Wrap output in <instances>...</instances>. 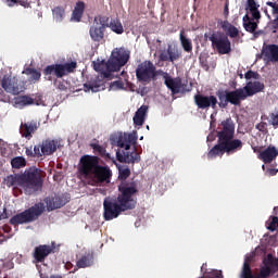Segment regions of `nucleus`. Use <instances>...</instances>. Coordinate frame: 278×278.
<instances>
[{
  "instance_id": "864d4df0",
  "label": "nucleus",
  "mask_w": 278,
  "mask_h": 278,
  "mask_svg": "<svg viewBox=\"0 0 278 278\" xmlns=\"http://www.w3.org/2000/svg\"><path fill=\"white\" fill-rule=\"evenodd\" d=\"M74 267V264L72 262H65V268L67 270H71Z\"/></svg>"
},
{
  "instance_id": "58836bf2",
  "label": "nucleus",
  "mask_w": 278,
  "mask_h": 278,
  "mask_svg": "<svg viewBox=\"0 0 278 278\" xmlns=\"http://www.w3.org/2000/svg\"><path fill=\"white\" fill-rule=\"evenodd\" d=\"M4 3L9 7L12 8L15 4H20L21 7L28 9L30 8V2L28 0H4Z\"/></svg>"
},
{
  "instance_id": "1a4fd4ad",
  "label": "nucleus",
  "mask_w": 278,
  "mask_h": 278,
  "mask_svg": "<svg viewBox=\"0 0 278 278\" xmlns=\"http://www.w3.org/2000/svg\"><path fill=\"white\" fill-rule=\"evenodd\" d=\"M216 96L219 99L218 105L220 109H227L228 104L235 106H240L241 101L247 100L244 89H235V91H229V89H218Z\"/></svg>"
},
{
  "instance_id": "412c9836",
  "label": "nucleus",
  "mask_w": 278,
  "mask_h": 278,
  "mask_svg": "<svg viewBox=\"0 0 278 278\" xmlns=\"http://www.w3.org/2000/svg\"><path fill=\"white\" fill-rule=\"evenodd\" d=\"M39 124L34 119L31 122H25L20 126V134L22 137L30 140L33 135L38 130Z\"/></svg>"
},
{
  "instance_id": "a878e982",
  "label": "nucleus",
  "mask_w": 278,
  "mask_h": 278,
  "mask_svg": "<svg viewBox=\"0 0 278 278\" xmlns=\"http://www.w3.org/2000/svg\"><path fill=\"white\" fill-rule=\"evenodd\" d=\"M264 88V83H260V80H254V83L250 81L245 85V87H242V90H244V94L248 99L249 97H253L254 94L262 92Z\"/></svg>"
},
{
  "instance_id": "79ce46f5",
  "label": "nucleus",
  "mask_w": 278,
  "mask_h": 278,
  "mask_svg": "<svg viewBox=\"0 0 278 278\" xmlns=\"http://www.w3.org/2000/svg\"><path fill=\"white\" fill-rule=\"evenodd\" d=\"M91 148H93V151L98 152V155L102 157H110V153L106 152V149L98 143H91Z\"/></svg>"
},
{
  "instance_id": "e433bc0d",
  "label": "nucleus",
  "mask_w": 278,
  "mask_h": 278,
  "mask_svg": "<svg viewBox=\"0 0 278 278\" xmlns=\"http://www.w3.org/2000/svg\"><path fill=\"white\" fill-rule=\"evenodd\" d=\"M109 28H111V30L117 35L124 34L123 24L121 23V21L118 18L111 20Z\"/></svg>"
},
{
  "instance_id": "f8f14e48",
  "label": "nucleus",
  "mask_w": 278,
  "mask_h": 278,
  "mask_svg": "<svg viewBox=\"0 0 278 278\" xmlns=\"http://www.w3.org/2000/svg\"><path fill=\"white\" fill-rule=\"evenodd\" d=\"M157 76H162L164 78L166 87L172 91L173 94H178L181 91V89L185 87L181 78L179 77L172 78V76H169L167 72H164V70H156L154 65L152 80L153 81L156 80Z\"/></svg>"
},
{
  "instance_id": "a18cd8bd",
  "label": "nucleus",
  "mask_w": 278,
  "mask_h": 278,
  "mask_svg": "<svg viewBox=\"0 0 278 278\" xmlns=\"http://www.w3.org/2000/svg\"><path fill=\"white\" fill-rule=\"evenodd\" d=\"M124 88V83L123 80H114L111 83V89L113 90H121Z\"/></svg>"
},
{
  "instance_id": "9b49d317",
  "label": "nucleus",
  "mask_w": 278,
  "mask_h": 278,
  "mask_svg": "<svg viewBox=\"0 0 278 278\" xmlns=\"http://www.w3.org/2000/svg\"><path fill=\"white\" fill-rule=\"evenodd\" d=\"M129 58V50H125V48H115V50L111 52V59H109V71L119 72L121 68L127 64Z\"/></svg>"
},
{
  "instance_id": "3c124183",
  "label": "nucleus",
  "mask_w": 278,
  "mask_h": 278,
  "mask_svg": "<svg viewBox=\"0 0 278 278\" xmlns=\"http://www.w3.org/2000/svg\"><path fill=\"white\" fill-rule=\"evenodd\" d=\"M266 126H267L266 122H261L260 124L256 125V129H258L262 132H265Z\"/></svg>"
},
{
  "instance_id": "a19ab883",
  "label": "nucleus",
  "mask_w": 278,
  "mask_h": 278,
  "mask_svg": "<svg viewBox=\"0 0 278 278\" xmlns=\"http://www.w3.org/2000/svg\"><path fill=\"white\" fill-rule=\"evenodd\" d=\"M93 23L100 24V27H103V29H106L110 27V17L104 15H99L93 18Z\"/></svg>"
},
{
  "instance_id": "4d7b16f0",
  "label": "nucleus",
  "mask_w": 278,
  "mask_h": 278,
  "mask_svg": "<svg viewBox=\"0 0 278 278\" xmlns=\"http://www.w3.org/2000/svg\"><path fill=\"white\" fill-rule=\"evenodd\" d=\"M215 278H224L222 271H216Z\"/></svg>"
},
{
  "instance_id": "6ab92c4d",
  "label": "nucleus",
  "mask_w": 278,
  "mask_h": 278,
  "mask_svg": "<svg viewBox=\"0 0 278 278\" xmlns=\"http://www.w3.org/2000/svg\"><path fill=\"white\" fill-rule=\"evenodd\" d=\"M37 147H39L41 156H50L56 152L59 148V140L48 138L38 143Z\"/></svg>"
},
{
  "instance_id": "bb28decb",
  "label": "nucleus",
  "mask_w": 278,
  "mask_h": 278,
  "mask_svg": "<svg viewBox=\"0 0 278 278\" xmlns=\"http://www.w3.org/2000/svg\"><path fill=\"white\" fill-rule=\"evenodd\" d=\"M105 28L101 27L100 24L94 23L89 28V37L93 42H101L104 39Z\"/></svg>"
},
{
  "instance_id": "f257e3e1",
  "label": "nucleus",
  "mask_w": 278,
  "mask_h": 278,
  "mask_svg": "<svg viewBox=\"0 0 278 278\" xmlns=\"http://www.w3.org/2000/svg\"><path fill=\"white\" fill-rule=\"evenodd\" d=\"M119 174V186H117V197L105 198L104 206V220L111 222L118 218L122 213L132 211L138 204L139 182L135 178H129L131 170L128 166L117 167Z\"/></svg>"
},
{
  "instance_id": "49530a36",
  "label": "nucleus",
  "mask_w": 278,
  "mask_h": 278,
  "mask_svg": "<svg viewBox=\"0 0 278 278\" xmlns=\"http://www.w3.org/2000/svg\"><path fill=\"white\" fill-rule=\"evenodd\" d=\"M260 78V74H257V72H252V70H249V72H247L245 74V79H258Z\"/></svg>"
},
{
  "instance_id": "c85d7f7f",
  "label": "nucleus",
  "mask_w": 278,
  "mask_h": 278,
  "mask_svg": "<svg viewBox=\"0 0 278 278\" xmlns=\"http://www.w3.org/2000/svg\"><path fill=\"white\" fill-rule=\"evenodd\" d=\"M148 110H149V106H146L144 104L140 106V109H138L134 117V124L136 126H139V127L143 126Z\"/></svg>"
},
{
  "instance_id": "7ed1b4c3",
  "label": "nucleus",
  "mask_w": 278,
  "mask_h": 278,
  "mask_svg": "<svg viewBox=\"0 0 278 278\" xmlns=\"http://www.w3.org/2000/svg\"><path fill=\"white\" fill-rule=\"evenodd\" d=\"M8 188H22L26 195H33L42 190L41 169L36 166L25 168L23 173L8 175L4 178Z\"/></svg>"
},
{
  "instance_id": "f03ea898",
  "label": "nucleus",
  "mask_w": 278,
  "mask_h": 278,
  "mask_svg": "<svg viewBox=\"0 0 278 278\" xmlns=\"http://www.w3.org/2000/svg\"><path fill=\"white\" fill-rule=\"evenodd\" d=\"M78 173L87 180V185L93 187L110 184L112 179V169L109 165H101L100 157L97 155L80 156Z\"/></svg>"
},
{
  "instance_id": "bf43d9fd",
  "label": "nucleus",
  "mask_w": 278,
  "mask_h": 278,
  "mask_svg": "<svg viewBox=\"0 0 278 278\" xmlns=\"http://www.w3.org/2000/svg\"><path fill=\"white\" fill-rule=\"evenodd\" d=\"M5 218H8V216H7V215H3V214L0 212V220L5 219Z\"/></svg>"
},
{
  "instance_id": "5fc2aeb1",
  "label": "nucleus",
  "mask_w": 278,
  "mask_h": 278,
  "mask_svg": "<svg viewBox=\"0 0 278 278\" xmlns=\"http://www.w3.org/2000/svg\"><path fill=\"white\" fill-rule=\"evenodd\" d=\"M224 15L227 17L229 15V4H225Z\"/></svg>"
},
{
  "instance_id": "5701e85b",
  "label": "nucleus",
  "mask_w": 278,
  "mask_h": 278,
  "mask_svg": "<svg viewBox=\"0 0 278 278\" xmlns=\"http://www.w3.org/2000/svg\"><path fill=\"white\" fill-rule=\"evenodd\" d=\"M278 156V149L275 146H268L265 150L260 151L258 159L265 164H270Z\"/></svg>"
},
{
  "instance_id": "8fccbe9b",
  "label": "nucleus",
  "mask_w": 278,
  "mask_h": 278,
  "mask_svg": "<svg viewBox=\"0 0 278 278\" xmlns=\"http://www.w3.org/2000/svg\"><path fill=\"white\" fill-rule=\"evenodd\" d=\"M74 11L80 12L84 14L85 11V3L84 2H78L76 3V8H74Z\"/></svg>"
},
{
  "instance_id": "9d476101",
  "label": "nucleus",
  "mask_w": 278,
  "mask_h": 278,
  "mask_svg": "<svg viewBox=\"0 0 278 278\" xmlns=\"http://www.w3.org/2000/svg\"><path fill=\"white\" fill-rule=\"evenodd\" d=\"M204 38L212 42V48L214 50H217L219 54L225 55L231 52V42L224 33H206L204 35Z\"/></svg>"
},
{
  "instance_id": "13d9d810",
  "label": "nucleus",
  "mask_w": 278,
  "mask_h": 278,
  "mask_svg": "<svg viewBox=\"0 0 278 278\" xmlns=\"http://www.w3.org/2000/svg\"><path fill=\"white\" fill-rule=\"evenodd\" d=\"M4 241V235L0 232V244Z\"/></svg>"
},
{
  "instance_id": "39448f33",
  "label": "nucleus",
  "mask_w": 278,
  "mask_h": 278,
  "mask_svg": "<svg viewBox=\"0 0 278 278\" xmlns=\"http://www.w3.org/2000/svg\"><path fill=\"white\" fill-rule=\"evenodd\" d=\"M263 263L264 266L260 269V274L254 275L249 261H245L242 267L241 278H269L278 273V257L268 254Z\"/></svg>"
},
{
  "instance_id": "473e14b6",
  "label": "nucleus",
  "mask_w": 278,
  "mask_h": 278,
  "mask_svg": "<svg viewBox=\"0 0 278 278\" xmlns=\"http://www.w3.org/2000/svg\"><path fill=\"white\" fill-rule=\"evenodd\" d=\"M66 15L65 8L64 7H56L52 9V17L56 23H61L64 21Z\"/></svg>"
},
{
  "instance_id": "c9c22d12",
  "label": "nucleus",
  "mask_w": 278,
  "mask_h": 278,
  "mask_svg": "<svg viewBox=\"0 0 278 278\" xmlns=\"http://www.w3.org/2000/svg\"><path fill=\"white\" fill-rule=\"evenodd\" d=\"M180 42H181V46L184 48V50L187 52V53H191L192 50H193V46H192V42L190 39H188L186 36H185V30H181L180 31Z\"/></svg>"
},
{
  "instance_id": "c03bdc74",
  "label": "nucleus",
  "mask_w": 278,
  "mask_h": 278,
  "mask_svg": "<svg viewBox=\"0 0 278 278\" xmlns=\"http://www.w3.org/2000/svg\"><path fill=\"white\" fill-rule=\"evenodd\" d=\"M278 228V217L271 216V220L269 222L267 229L270 231H275Z\"/></svg>"
},
{
  "instance_id": "09e8293b",
  "label": "nucleus",
  "mask_w": 278,
  "mask_h": 278,
  "mask_svg": "<svg viewBox=\"0 0 278 278\" xmlns=\"http://www.w3.org/2000/svg\"><path fill=\"white\" fill-rule=\"evenodd\" d=\"M83 15H84V13L74 10V12L72 13V18H74V21H76V22H80Z\"/></svg>"
},
{
  "instance_id": "ddd939ff",
  "label": "nucleus",
  "mask_w": 278,
  "mask_h": 278,
  "mask_svg": "<svg viewBox=\"0 0 278 278\" xmlns=\"http://www.w3.org/2000/svg\"><path fill=\"white\" fill-rule=\"evenodd\" d=\"M153 72L154 64L152 61H143V63H140L136 70L137 79L140 83L149 84L153 81Z\"/></svg>"
},
{
  "instance_id": "423d86ee",
  "label": "nucleus",
  "mask_w": 278,
  "mask_h": 278,
  "mask_svg": "<svg viewBox=\"0 0 278 278\" xmlns=\"http://www.w3.org/2000/svg\"><path fill=\"white\" fill-rule=\"evenodd\" d=\"M76 68V61H71L70 63H54L52 65H46L42 70V74L46 76V80L54 81V86H56L58 79L74 73Z\"/></svg>"
},
{
  "instance_id": "4be33fe9",
  "label": "nucleus",
  "mask_w": 278,
  "mask_h": 278,
  "mask_svg": "<svg viewBox=\"0 0 278 278\" xmlns=\"http://www.w3.org/2000/svg\"><path fill=\"white\" fill-rule=\"evenodd\" d=\"M94 264V255L91 252H87L76 261V268L72 270V274H75L78 269H85L93 266Z\"/></svg>"
},
{
  "instance_id": "4468645a",
  "label": "nucleus",
  "mask_w": 278,
  "mask_h": 278,
  "mask_svg": "<svg viewBox=\"0 0 278 278\" xmlns=\"http://www.w3.org/2000/svg\"><path fill=\"white\" fill-rule=\"evenodd\" d=\"M71 201V197L68 193H59L52 197H47L43 202H46V207L48 212H53L55 210H60L65 206Z\"/></svg>"
},
{
  "instance_id": "f704fd0d",
  "label": "nucleus",
  "mask_w": 278,
  "mask_h": 278,
  "mask_svg": "<svg viewBox=\"0 0 278 278\" xmlns=\"http://www.w3.org/2000/svg\"><path fill=\"white\" fill-rule=\"evenodd\" d=\"M11 167L14 169H21L27 165V161L24 156H14L10 161Z\"/></svg>"
},
{
  "instance_id": "052dcab7",
  "label": "nucleus",
  "mask_w": 278,
  "mask_h": 278,
  "mask_svg": "<svg viewBox=\"0 0 278 278\" xmlns=\"http://www.w3.org/2000/svg\"><path fill=\"white\" fill-rule=\"evenodd\" d=\"M50 278H63V277L60 275H51Z\"/></svg>"
},
{
  "instance_id": "37998d69",
  "label": "nucleus",
  "mask_w": 278,
  "mask_h": 278,
  "mask_svg": "<svg viewBox=\"0 0 278 278\" xmlns=\"http://www.w3.org/2000/svg\"><path fill=\"white\" fill-rule=\"evenodd\" d=\"M258 23L260 21H255V22H248V24H243L244 29L250 33V34H254L258 27Z\"/></svg>"
},
{
  "instance_id": "680f3d73",
  "label": "nucleus",
  "mask_w": 278,
  "mask_h": 278,
  "mask_svg": "<svg viewBox=\"0 0 278 278\" xmlns=\"http://www.w3.org/2000/svg\"><path fill=\"white\" fill-rule=\"evenodd\" d=\"M7 213V207H3V214H5Z\"/></svg>"
},
{
  "instance_id": "72a5a7b5",
  "label": "nucleus",
  "mask_w": 278,
  "mask_h": 278,
  "mask_svg": "<svg viewBox=\"0 0 278 278\" xmlns=\"http://www.w3.org/2000/svg\"><path fill=\"white\" fill-rule=\"evenodd\" d=\"M223 29L227 33V35L230 37V38H237L239 37V30L237 27H235L233 25H231L230 23L228 22H224L223 25H222Z\"/></svg>"
},
{
  "instance_id": "cd10ccee",
  "label": "nucleus",
  "mask_w": 278,
  "mask_h": 278,
  "mask_svg": "<svg viewBox=\"0 0 278 278\" xmlns=\"http://www.w3.org/2000/svg\"><path fill=\"white\" fill-rule=\"evenodd\" d=\"M35 100L30 96H16L13 99V104L15 108L23 109L25 106L34 105Z\"/></svg>"
},
{
  "instance_id": "aec40b11",
  "label": "nucleus",
  "mask_w": 278,
  "mask_h": 278,
  "mask_svg": "<svg viewBox=\"0 0 278 278\" xmlns=\"http://www.w3.org/2000/svg\"><path fill=\"white\" fill-rule=\"evenodd\" d=\"M2 89L10 94L17 96L21 93V87L16 78H11V76H3L1 79Z\"/></svg>"
},
{
  "instance_id": "4c0bfd02",
  "label": "nucleus",
  "mask_w": 278,
  "mask_h": 278,
  "mask_svg": "<svg viewBox=\"0 0 278 278\" xmlns=\"http://www.w3.org/2000/svg\"><path fill=\"white\" fill-rule=\"evenodd\" d=\"M25 154L28 157H37V159L42 157V153L40 151V146H38V144H35L33 149L31 148H26Z\"/></svg>"
},
{
  "instance_id": "e2e57ef3",
  "label": "nucleus",
  "mask_w": 278,
  "mask_h": 278,
  "mask_svg": "<svg viewBox=\"0 0 278 278\" xmlns=\"http://www.w3.org/2000/svg\"><path fill=\"white\" fill-rule=\"evenodd\" d=\"M210 278H213V277H210Z\"/></svg>"
},
{
  "instance_id": "de8ad7c7",
  "label": "nucleus",
  "mask_w": 278,
  "mask_h": 278,
  "mask_svg": "<svg viewBox=\"0 0 278 278\" xmlns=\"http://www.w3.org/2000/svg\"><path fill=\"white\" fill-rule=\"evenodd\" d=\"M270 124L274 126L275 129L278 128V113H271Z\"/></svg>"
},
{
  "instance_id": "dca6fc26",
  "label": "nucleus",
  "mask_w": 278,
  "mask_h": 278,
  "mask_svg": "<svg viewBox=\"0 0 278 278\" xmlns=\"http://www.w3.org/2000/svg\"><path fill=\"white\" fill-rule=\"evenodd\" d=\"M238 151L239 149L231 147L230 144L218 139V142L208 151L207 157L215 159L217 156H223L225 153L229 155Z\"/></svg>"
},
{
  "instance_id": "c756f323",
  "label": "nucleus",
  "mask_w": 278,
  "mask_h": 278,
  "mask_svg": "<svg viewBox=\"0 0 278 278\" xmlns=\"http://www.w3.org/2000/svg\"><path fill=\"white\" fill-rule=\"evenodd\" d=\"M268 7L271 8V14L274 16V20L271 21V30L273 34H276L278 30V3L277 2H267Z\"/></svg>"
},
{
  "instance_id": "393cba45",
  "label": "nucleus",
  "mask_w": 278,
  "mask_h": 278,
  "mask_svg": "<svg viewBox=\"0 0 278 278\" xmlns=\"http://www.w3.org/2000/svg\"><path fill=\"white\" fill-rule=\"evenodd\" d=\"M93 65V71L102 74V77L104 79H112V73H114V70H109V61H93L91 63Z\"/></svg>"
},
{
  "instance_id": "20e7f679",
  "label": "nucleus",
  "mask_w": 278,
  "mask_h": 278,
  "mask_svg": "<svg viewBox=\"0 0 278 278\" xmlns=\"http://www.w3.org/2000/svg\"><path fill=\"white\" fill-rule=\"evenodd\" d=\"M137 132H121L119 135L111 136V146L124 149L116 152L117 162L126 164L140 162L141 156L137 152V148L135 147L132 151H129L130 147L137 143Z\"/></svg>"
},
{
  "instance_id": "6e6552de",
  "label": "nucleus",
  "mask_w": 278,
  "mask_h": 278,
  "mask_svg": "<svg viewBox=\"0 0 278 278\" xmlns=\"http://www.w3.org/2000/svg\"><path fill=\"white\" fill-rule=\"evenodd\" d=\"M235 129L236 126L233 121L231 117H227V119H224V122L219 124L217 137L219 141L240 151L243 147V142L241 139L235 138Z\"/></svg>"
},
{
  "instance_id": "6e6d98bb",
  "label": "nucleus",
  "mask_w": 278,
  "mask_h": 278,
  "mask_svg": "<svg viewBox=\"0 0 278 278\" xmlns=\"http://www.w3.org/2000/svg\"><path fill=\"white\" fill-rule=\"evenodd\" d=\"M252 21H253V17L251 20L248 14L243 17V24H248L249 22H252Z\"/></svg>"
},
{
  "instance_id": "f3484780",
  "label": "nucleus",
  "mask_w": 278,
  "mask_h": 278,
  "mask_svg": "<svg viewBox=\"0 0 278 278\" xmlns=\"http://www.w3.org/2000/svg\"><path fill=\"white\" fill-rule=\"evenodd\" d=\"M55 243L52 242V245L50 244H39L34 248L33 257L35 260V263L40 264L46 261V258L54 253L55 250Z\"/></svg>"
},
{
  "instance_id": "0eeeda50",
  "label": "nucleus",
  "mask_w": 278,
  "mask_h": 278,
  "mask_svg": "<svg viewBox=\"0 0 278 278\" xmlns=\"http://www.w3.org/2000/svg\"><path fill=\"white\" fill-rule=\"evenodd\" d=\"M46 211L45 203L37 202L33 206L24 210L21 213L13 215L9 223L11 226H18L23 224H29L37 220Z\"/></svg>"
},
{
  "instance_id": "b1692460",
  "label": "nucleus",
  "mask_w": 278,
  "mask_h": 278,
  "mask_svg": "<svg viewBox=\"0 0 278 278\" xmlns=\"http://www.w3.org/2000/svg\"><path fill=\"white\" fill-rule=\"evenodd\" d=\"M262 55L269 62H278V46L277 43H268L263 46Z\"/></svg>"
},
{
  "instance_id": "603ef678",
  "label": "nucleus",
  "mask_w": 278,
  "mask_h": 278,
  "mask_svg": "<svg viewBox=\"0 0 278 278\" xmlns=\"http://www.w3.org/2000/svg\"><path fill=\"white\" fill-rule=\"evenodd\" d=\"M56 88L61 91L67 90V87H66V85H64V83H59V85H56Z\"/></svg>"
},
{
  "instance_id": "ea45409f",
  "label": "nucleus",
  "mask_w": 278,
  "mask_h": 278,
  "mask_svg": "<svg viewBox=\"0 0 278 278\" xmlns=\"http://www.w3.org/2000/svg\"><path fill=\"white\" fill-rule=\"evenodd\" d=\"M24 73L26 75H30L31 81H39L41 78V72H38V70H34V67H26Z\"/></svg>"
},
{
  "instance_id": "a211bd4d",
  "label": "nucleus",
  "mask_w": 278,
  "mask_h": 278,
  "mask_svg": "<svg viewBox=\"0 0 278 278\" xmlns=\"http://www.w3.org/2000/svg\"><path fill=\"white\" fill-rule=\"evenodd\" d=\"M194 103L200 110H207L210 108L215 110L218 101L216 96H203V93H197L194 96Z\"/></svg>"
},
{
  "instance_id": "2eb2a0df",
  "label": "nucleus",
  "mask_w": 278,
  "mask_h": 278,
  "mask_svg": "<svg viewBox=\"0 0 278 278\" xmlns=\"http://www.w3.org/2000/svg\"><path fill=\"white\" fill-rule=\"evenodd\" d=\"M182 53L181 50L176 48V46H168L166 50H162L159 56V61L156 65L159 67L164 66V62H176L181 58Z\"/></svg>"
},
{
  "instance_id": "7c9ffc66",
  "label": "nucleus",
  "mask_w": 278,
  "mask_h": 278,
  "mask_svg": "<svg viewBox=\"0 0 278 278\" xmlns=\"http://www.w3.org/2000/svg\"><path fill=\"white\" fill-rule=\"evenodd\" d=\"M258 8L260 5L256 4L255 0H248L247 10H249L250 13L252 14L253 21H257V23L262 17Z\"/></svg>"
},
{
  "instance_id": "2f4dec72",
  "label": "nucleus",
  "mask_w": 278,
  "mask_h": 278,
  "mask_svg": "<svg viewBox=\"0 0 278 278\" xmlns=\"http://www.w3.org/2000/svg\"><path fill=\"white\" fill-rule=\"evenodd\" d=\"M102 87V80H89V83H85V91H90L91 92H99Z\"/></svg>"
}]
</instances>
